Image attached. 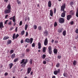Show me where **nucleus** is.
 Segmentation results:
<instances>
[{
  "label": "nucleus",
  "instance_id": "f704fd0d",
  "mask_svg": "<svg viewBox=\"0 0 78 78\" xmlns=\"http://www.w3.org/2000/svg\"><path fill=\"white\" fill-rule=\"evenodd\" d=\"M17 2L18 5H21V2H20V1H19V0H17Z\"/></svg>",
  "mask_w": 78,
  "mask_h": 78
},
{
  "label": "nucleus",
  "instance_id": "e433bc0d",
  "mask_svg": "<svg viewBox=\"0 0 78 78\" xmlns=\"http://www.w3.org/2000/svg\"><path fill=\"white\" fill-rule=\"evenodd\" d=\"M69 5L70 6H72L73 5V2H70V3H69Z\"/></svg>",
  "mask_w": 78,
  "mask_h": 78
},
{
  "label": "nucleus",
  "instance_id": "aec40b11",
  "mask_svg": "<svg viewBox=\"0 0 78 78\" xmlns=\"http://www.w3.org/2000/svg\"><path fill=\"white\" fill-rule=\"evenodd\" d=\"M53 10H50V16L51 17H53Z\"/></svg>",
  "mask_w": 78,
  "mask_h": 78
},
{
  "label": "nucleus",
  "instance_id": "bf43d9fd",
  "mask_svg": "<svg viewBox=\"0 0 78 78\" xmlns=\"http://www.w3.org/2000/svg\"><path fill=\"white\" fill-rule=\"evenodd\" d=\"M75 33H78V29H77V30H76L75 31Z\"/></svg>",
  "mask_w": 78,
  "mask_h": 78
},
{
  "label": "nucleus",
  "instance_id": "473e14b6",
  "mask_svg": "<svg viewBox=\"0 0 78 78\" xmlns=\"http://www.w3.org/2000/svg\"><path fill=\"white\" fill-rule=\"evenodd\" d=\"M18 60H19V58H16V59H15L14 60V62H16L17 61H18Z\"/></svg>",
  "mask_w": 78,
  "mask_h": 78
},
{
  "label": "nucleus",
  "instance_id": "f3484780",
  "mask_svg": "<svg viewBox=\"0 0 78 78\" xmlns=\"http://www.w3.org/2000/svg\"><path fill=\"white\" fill-rule=\"evenodd\" d=\"M38 48L41 49V42H39L38 43Z\"/></svg>",
  "mask_w": 78,
  "mask_h": 78
},
{
  "label": "nucleus",
  "instance_id": "412c9836",
  "mask_svg": "<svg viewBox=\"0 0 78 78\" xmlns=\"http://www.w3.org/2000/svg\"><path fill=\"white\" fill-rule=\"evenodd\" d=\"M70 14L71 15H73L75 14V12L73 10H71L70 11Z\"/></svg>",
  "mask_w": 78,
  "mask_h": 78
},
{
  "label": "nucleus",
  "instance_id": "5701e85b",
  "mask_svg": "<svg viewBox=\"0 0 78 78\" xmlns=\"http://www.w3.org/2000/svg\"><path fill=\"white\" fill-rule=\"evenodd\" d=\"M9 37L5 36L3 38V40L5 41V40H7V39H9Z\"/></svg>",
  "mask_w": 78,
  "mask_h": 78
},
{
  "label": "nucleus",
  "instance_id": "b1692460",
  "mask_svg": "<svg viewBox=\"0 0 78 78\" xmlns=\"http://www.w3.org/2000/svg\"><path fill=\"white\" fill-rule=\"evenodd\" d=\"M12 42V41L11 40H8L7 42V44L8 45V44H11Z\"/></svg>",
  "mask_w": 78,
  "mask_h": 78
},
{
  "label": "nucleus",
  "instance_id": "39448f33",
  "mask_svg": "<svg viewBox=\"0 0 78 78\" xmlns=\"http://www.w3.org/2000/svg\"><path fill=\"white\" fill-rule=\"evenodd\" d=\"M66 8V4H63L61 6V11H64V9Z\"/></svg>",
  "mask_w": 78,
  "mask_h": 78
},
{
  "label": "nucleus",
  "instance_id": "4c0bfd02",
  "mask_svg": "<svg viewBox=\"0 0 78 78\" xmlns=\"http://www.w3.org/2000/svg\"><path fill=\"white\" fill-rule=\"evenodd\" d=\"M27 28H28V25L26 24L25 26V30H27Z\"/></svg>",
  "mask_w": 78,
  "mask_h": 78
},
{
  "label": "nucleus",
  "instance_id": "a19ab883",
  "mask_svg": "<svg viewBox=\"0 0 78 78\" xmlns=\"http://www.w3.org/2000/svg\"><path fill=\"white\" fill-rule=\"evenodd\" d=\"M32 47H35V43H34L32 44Z\"/></svg>",
  "mask_w": 78,
  "mask_h": 78
},
{
  "label": "nucleus",
  "instance_id": "680f3d73",
  "mask_svg": "<svg viewBox=\"0 0 78 78\" xmlns=\"http://www.w3.org/2000/svg\"><path fill=\"white\" fill-rule=\"evenodd\" d=\"M15 31H16V32L17 31V27H16L15 28Z\"/></svg>",
  "mask_w": 78,
  "mask_h": 78
},
{
  "label": "nucleus",
  "instance_id": "79ce46f5",
  "mask_svg": "<svg viewBox=\"0 0 78 78\" xmlns=\"http://www.w3.org/2000/svg\"><path fill=\"white\" fill-rule=\"evenodd\" d=\"M45 60L46 61H47V62H48V61H50V59L49 58H45Z\"/></svg>",
  "mask_w": 78,
  "mask_h": 78
},
{
  "label": "nucleus",
  "instance_id": "6ab92c4d",
  "mask_svg": "<svg viewBox=\"0 0 78 78\" xmlns=\"http://www.w3.org/2000/svg\"><path fill=\"white\" fill-rule=\"evenodd\" d=\"M54 53L55 54H57V53H58V50H57V49L56 48H54Z\"/></svg>",
  "mask_w": 78,
  "mask_h": 78
},
{
  "label": "nucleus",
  "instance_id": "7ed1b4c3",
  "mask_svg": "<svg viewBox=\"0 0 78 78\" xmlns=\"http://www.w3.org/2000/svg\"><path fill=\"white\" fill-rule=\"evenodd\" d=\"M48 51L50 55L52 54V48H51V47L50 46L48 47Z\"/></svg>",
  "mask_w": 78,
  "mask_h": 78
},
{
  "label": "nucleus",
  "instance_id": "f03ea898",
  "mask_svg": "<svg viewBox=\"0 0 78 78\" xmlns=\"http://www.w3.org/2000/svg\"><path fill=\"white\" fill-rule=\"evenodd\" d=\"M33 41V38H30V39L29 38H26L25 41V42H27V43H30V44H32Z\"/></svg>",
  "mask_w": 78,
  "mask_h": 78
},
{
  "label": "nucleus",
  "instance_id": "a878e982",
  "mask_svg": "<svg viewBox=\"0 0 78 78\" xmlns=\"http://www.w3.org/2000/svg\"><path fill=\"white\" fill-rule=\"evenodd\" d=\"M62 34L64 36H65L66 35V31L64 30L62 33Z\"/></svg>",
  "mask_w": 78,
  "mask_h": 78
},
{
  "label": "nucleus",
  "instance_id": "6e6d98bb",
  "mask_svg": "<svg viewBox=\"0 0 78 78\" xmlns=\"http://www.w3.org/2000/svg\"><path fill=\"white\" fill-rule=\"evenodd\" d=\"M28 36V32H26V36Z\"/></svg>",
  "mask_w": 78,
  "mask_h": 78
},
{
  "label": "nucleus",
  "instance_id": "8fccbe9b",
  "mask_svg": "<svg viewBox=\"0 0 78 78\" xmlns=\"http://www.w3.org/2000/svg\"><path fill=\"white\" fill-rule=\"evenodd\" d=\"M22 25V21H21L20 22L19 25L21 26V25Z\"/></svg>",
  "mask_w": 78,
  "mask_h": 78
},
{
  "label": "nucleus",
  "instance_id": "4d7b16f0",
  "mask_svg": "<svg viewBox=\"0 0 78 78\" xmlns=\"http://www.w3.org/2000/svg\"><path fill=\"white\" fill-rule=\"evenodd\" d=\"M8 20H6L5 21V23H4L5 24H7V22H8Z\"/></svg>",
  "mask_w": 78,
  "mask_h": 78
},
{
  "label": "nucleus",
  "instance_id": "a18cd8bd",
  "mask_svg": "<svg viewBox=\"0 0 78 78\" xmlns=\"http://www.w3.org/2000/svg\"><path fill=\"white\" fill-rule=\"evenodd\" d=\"M74 23V22L73 21H71V22H70V24L72 25H73Z\"/></svg>",
  "mask_w": 78,
  "mask_h": 78
},
{
  "label": "nucleus",
  "instance_id": "9d476101",
  "mask_svg": "<svg viewBox=\"0 0 78 78\" xmlns=\"http://www.w3.org/2000/svg\"><path fill=\"white\" fill-rule=\"evenodd\" d=\"M63 12L61 15V16L62 17H65L66 16V11H63Z\"/></svg>",
  "mask_w": 78,
  "mask_h": 78
},
{
  "label": "nucleus",
  "instance_id": "0eeeda50",
  "mask_svg": "<svg viewBox=\"0 0 78 78\" xmlns=\"http://www.w3.org/2000/svg\"><path fill=\"white\" fill-rule=\"evenodd\" d=\"M9 20H12V21L13 22H16V16H14L13 17H11L9 18Z\"/></svg>",
  "mask_w": 78,
  "mask_h": 78
},
{
  "label": "nucleus",
  "instance_id": "dca6fc26",
  "mask_svg": "<svg viewBox=\"0 0 78 78\" xmlns=\"http://www.w3.org/2000/svg\"><path fill=\"white\" fill-rule=\"evenodd\" d=\"M9 66L10 69H11L12 67V66H13V64L12 63H11L9 65Z\"/></svg>",
  "mask_w": 78,
  "mask_h": 78
},
{
  "label": "nucleus",
  "instance_id": "9b49d317",
  "mask_svg": "<svg viewBox=\"0 0 78 78\" xmlns=\"http://www.w3.org/2000/svg\"><path fill=\"white\" fill-rule=\"evenodd\" d=\"M44 45H47L48 44V39L47 38L45 39L44 42Z\"/></svg>",
  "mask_w": 78,
  "mask_h": 78
},
{
  "label": "nucleus",
  "instance_id": "f257e3e1",
  "mask_svg": "<svg viewBox=\"0 0 78 78\" xmlns=\"http://www.w3.org/2000/svg\"><path fill=\"white\" fill-rule=\"evenodd\" d=\"M28 60L27 59H23L21 60V62H20V64H23L21 65V67L23 68H24L27 64V63H28Z\"/></svg>",
  "mask_w": 78,
  "mask_h": 78
},
{
  "label": "nucleus",
  "instance_id": "f8f14e48",
  "mask_svg": "<svg viewBox=\"0 0 78 78\" xmlns=\"http://www.w3.org/2000/svg\"><path fill=\"white\" fill-rule=\"evenodd\" d=\"M4 28V26H3V23L2 22H0V28L1 30H2V28Z\"/></svg>",
  "mask_w": 78,
  "mask_h": 78
},
{
  "label": "nucleus",
  "instance_id": "c85d7f7f",
  "mask_svg": "<svg viewBox=\"0 0 78 78\" xmlns=\"http://www.w3.org/2000/svg\"><path fill=\"white\" fill-rule=\"evenodd\" d=\"M46 51V47H44L43 49V51L44 53H45Z\"/></svg>",
  "mask_w": 78,
  "mask_h": 78
},
{
  "label": "nucleus",
  "instance_id": "ddd939ff",
  "mask_svg": "<svg viewBox=\"0 0 78 78\" xmlns=\"http://www.w3.org/2000/svg\"><path fill=\"white\" fill-rule=\"evenodd\" d=\"M51 5H52V4H51V2L50 1H49L48 2V7H49V8L51 7Z\"/></svg>",
  "mask_w": 78,
  "mask_h": 78
},
{
  "label": "nucleus",
  "instance_id": "ea45409f",
  "mask_svg": "<svg viewBox=\"0 0 78 78\" xmlns=\"http://www.w3.org/2000/svg\"><path fill=\"white\" fill-rule=\"evenodd\" d=\"M58 25V24L56 22H55L54 23V26L55 27H56V26Z\"/></svg>",
  "mask_w": 78,
  "mask_h": 78
},
{
  "label": "nucleus",
  "instance_id": "052dcab7",
  "mask_svg": "<svg viewBox=\"0 0 78 78\" xmlns=\"http://www.w3.org/2000/svg\"><path fill=\"white\" fill-rule=\"evenodd\" d=\"M8 17V15H6L5 16V18L6 19V18H7V17Z\"/></svg>",
  "mask_w": 78,
  "mask_h": 78
},
{
  "label": "nucleus",
  "instance_id": "2eb2a0df",
  "mask_svg": "<svg viewBox=\"0 0 78 78\" xmlns=\"http://www.w3.org/2000/svg\"><path fill=\"white\" fill-rule=\"evenodd\" d=\"M31 71V68L29 67L27 68V73L29 74Z\"/></svg>",
  "mask_w": 78,
  "mask_h": 78
},
{
  "label": "nucleus",
  "instance_id": "7c9ffc66",
  "mask_svg": "<svg viewBox=\"0 0 78 78\" xmlns=\"http://www.w3.org/2000/svg\"><path fill=\"white\" fill-rule=\"evenodd\" d=\"M76 16L78 17V8H77V12H76Z\"/></svg>",
  "mask_w": 78,
  "mask_h": 78
},
{
  "label": "nucleus",
  "instance_id": "4468645a",
  "mask_svg": "<svg viewBox=\"0 0 78 78\" xmlns=\"http://www.w3.org/2000/svg\"><path fill=\"white\" fill-rule=\"evenodd\" d=\"M71 18H72V16L71 15H68L67 16V19L68 20H69Z\"/></svg>",
  "mask_w": 78,
  "mask_h": 78
},
{
  "label": "nucleus",
  "instance_id": "c03bdc74",
  "mask_svg": "<svg viewBox=\"0 0 78 78\" xmlns=\"http://www.w3.org/2000/svg\"><path fill=\"white\" fill-rule=\"evenodd\" d=\"M18 36H19V34H16L15 36V39H17V38L18 37Z\"/></svg>",
  "mask_w": 78,
  "mask_h": 78
},
{
  "label": "nucleus",
  "instance_id": "09e8293b",
  "mask_svg": "<svg viewBox=\"0 0 78 78\" xmlns=\"http://www.w3.org/2000/svg\"><path fill=\"white\" fill-rule=\"evenodd\" d=\"M26 52H29L30 51V49L29 48H27L26 50Z\"/></svg>",
  "mask_w": 78,
  "mask_h": 78
},
{
  "label": "nucleus",
  "instance_id": "de8ad7c7",
  "mask_svg": "<svg viewBox=\"0 0 78 78\" xmlns=\"http://www.w3.org/2000/svg\"><path fill=\"white\" fill-rule=\"evenodd\" d=\"M57 58H58V59H61V56L58 55L57 56Z\"/></svg>",
  "mask_w": 78,
  "mask_h": 78
},
{
  "label": "nucleus",
  "instance_id": "cd10ccee",
  "mask_svg": "<svg viewBox=\"0 0 78 78\" xmlns=\"http://www.w3.org/2000/svg\"><path fill=\"white\" fill-rule=\"evenodd\" d=\"M77 63V62L76 61V60H74L73 62V65L74 66H76V64Z\"/></svg>",
  "mask_w": 78,
  "mask_h": 78
},
{
  "label": "nucleus",
  "instance_id": "338daca9",
  "mask_svg": "<svg viewBox=\"0 0 78 78\" xmlns=\"http://www.w3.org/2000/svg\"><path fill=\"white\" fill-rule=\"evenodd\" d=\"M4 2H5L6 3H8V0H4Z\"/></svg>",
  "mask_w": 78,
  "mask_h": 78
},
{
  "label": "nucleus",
  "instance_id": "3c124183",
  "mask_svg": "<svg viewBox=\"0 0 78 78\" xmlns=\"http://www.w3.org/2000/svg\"><path fill=\"white\" fill-rule=\"evenodd\" d=\"M8 24L9 25H11L12 23H11V21H10L8 23Z\"/></svg>",
  "mask_w": 78,
  "mask_h": 78
},
{
  "label": "nucleus",
  "instance_id": "393cba45",
  "mask_svg": "<svg viewBox=\"0 0 78 78\" xmlns=\"http://www.w3.org/2000/svg\"><path fill=\"white\" fill-rule=\"evenodd\" d=\"M7 8L8 9H9V10H10V9H11V5L10 4H9L7 6Z\"/></svg>",
  "mask_w": 78,
  "mask_h": 78
},
{
  "label": "nucleus",
  "instance_id": "49530a36",
  "mask_svg": "<svg viewBox=\"0 0 78 78\" xmlns=\"http://www.w3.org/2000/svg\"><path fill=\"white\" fill-rule=\"evenodd\" d=\"M32 59H31L30 60V64H32Z\"/></svg>",
  "mask_w": 78,
  "mask_h": 78
},
{
  "label": "nucleus",
  "instance_id": "4be33fe9",
  "mask_svg": "<svg viewBox=\"0 0 78 78\" xmlns=\"http://www.w3.org/2000/svg\"><path fill=\"white\" fill-rule=\"evenodd\" d=\"M16 57V54L13 53L12 54V55L11 56V58L12 59H14V58Z\"/></svg>",
  "mask_w": 78,
  "mask_h": 78
},
{
  "label": "nucleus",
  "instance_id": "603ef678",
  "mask_svg": "<svg viewBox=\"0 0 78 78\" xmlns=\"http://www.w3.org/2000/svg\"><path fill=\"white\" fill-rule=\"evenodd\" d=\"M43 63L44 64H46L47 62H46V61H43Z\"/></svg>",
  "mask_w": 78,
  "mask_h": 78
},
{
  "label": "nucleus",
  "instance_id": "58836bf2",
  "mask_svg": "<svg viewBox=\"0 0 78 78\" xmlns=\"http://www.w3.org/2000/svg\"><path fill=\"white\" fill-rule=\"evenodd\" d=\"M45 57H46V55L45 54H43V56H42V58L43 59H44V58H45Z\"/></svg>",
  "mask_w": 78,
  "mask_h": 78
},
{
  "label": "nucleus",
  "instance_id": "c756f323",
  "mask_svg": "<svg viewBox=\"0 0 78 78\" xmlns=\"http://www.w3.org/2000/svg\"><path fill=\"white\" fill-rule=\"evenodd\" d=\"M12 38L13 39H16V34H13L12 36Z\"/></svg>",
  "mask_w": 78,
  "mask_h": 78
},
{
  "label": "nucleus",
  "instance_id": "774afa93",
  "mask_svg": "<svg viewBox=\"0 0 78 78\" xmlns=\"http://www.w3.org/2000/svg\"><path fill=\"white\" fill-rule=\"evenodd\" d=\"M52 78H56L55 76H53L52 77Z\"/></svg>",
  "mask_w": 78,
  "mask_h": 78
},
{
  "label": "nucleus",
  "instance_id": "37998d69",
  "mask_svg": "<svg viewBox=\"0 0 78 78\" xmlns=\"http://www.w3.org/2000/svg\"><path fill=\"white\" fill-rule=\"evenodd\" d=\"M14 53V50H11L10 51V54H12V53Z\"/></svg>",
  "mask_w": 78,
  "mask_h": 78
},
{
  "label": "nucleus",
  "instance_id": "c9c22d12",
  "mask_svg": "<svg viewBox=\"0 0 78 78\" xmlns=\"http://www.w3.org/2000/svg\"><path fill=\"white\" fill-rule=\"evenodd\" d=\"M24 33H25V31H24V30H23V31L21 32V35H23V34H24Z\"/></svg>",
  "mask_w": 78,
  "mask_h": 78
},
{
  "label": "nucleus",
  "instance_id": "13d9d810",
  "mask_svg": "<svg viewBox=\"0 0 78 78\" xmlns=\"http://www.w3.org/2000/svg\"><path fill=\"white\" fill-rule=\"evenodd\" d=\"M20 43H21V44H23V39H22Z\"/></svg>",
  "mask_w": 78,
  "mask_h": 78
},
{
  "label": "nucleus",
  "instance_id": "2f4dec72",
  "mask_svg": "<svg viewBox=\"0 0 78 78\" xmlns=\"http://www.w3.org/2000/svg\"><path fill=\"white\" fill-rule=\"evenodd\" d=\"M37 26H36V25H34L33 26V28H34V30H36V29H37Z\"/></svg>",
  "mask_w": 78,
  "mask_h": 78
},
{
  "label": "nucleus",
  "instance_id": "1a4fd4ad",
  "mask_svg": "<svg viewBox=\"0 0 78 78\" xmlns=\"http://www.w3.org/2000/svg\"><path fill=\"white\" fill-rule=\"evenodd\" d=\"M43 34H44V36H47L48 34V31H47V30H45V31L43 32Z\"/></svg>",
  "mask_w": 78,
  "mask_h": 78
},
{
  "label": "nucleus",
  "instance_id": "6e6552de",
  "mask_svg": "<svg viewBox=\"0 0 78 78\" xmlns=\"http://www.w3.org/2000/svg\"><path fill=\"white\" fill-rule=\"evenodd\" d=\"M5 14H9L11 12V10L9 9H6L4 11Z\"/></svg>",
  "mask_w": 78,
  "mask_h": 78
},
{
  "label": "nucleus",
  "instance_id": "20e7f679",
  "mask_svg": "<svg viewBox=\"0 0 78 78\" xmlns=\"http://www.w3.org/2000/svg\"><path fill=\"white\" fill-rule=\"evenodd\" d=\"M58 21L60 23H64V21H65V20L64 18H60L58 19Z\"/></svg>",
  "mask_w": 78,
  "mask_h": 78
},
{
  "label": "nucleus",
  "instance_id": "bb28decb",
  "mask_svg": "<svg viewBox=\"0 0 78 78\" xmlns=\"http://www.w3.org/2000/svg\"><path fill=\"white\" fill-rule=\"evenodd\" d=\"M60 66V63L59 62H58L56 65V67L58 68V67H59Z\"/></svg>",
  "mask_w": 78,
  "mask_h": 78
},
{
  "label": "nucleus",
  "instance_id": "5fc2aeb1",
  "mask_svg": "<svg viewBox=\"0 0 78 78\" xmlns=\"http://www.w3.org/2000/svg\"><path fill=\"white\" fill-rule=\"evenodd\" d=\"M8 75V73H5L4 74L5 76H7V75Z\"/></svg>",
  "mask_w": 78,
  "mask_h": 78
},
{
  "label": "nucleus",
  "instance_id": "423d86ee",
  "mask_svg": "<svg viewBox=\"0 0 78 78\" xmlns=\"http://www.w3.org/2000/svg\"><path fill=\"white\" fill-rule=\"evenodd\" d=\"M60 70H61V69H58V70L55 71L54 72V74L56 75L58 73H60Z\"/></svg>",
  "mask_w": 78,
  "mask_h": 78
},
{
  "label": "nucleus",
  "instance_id": "72a5a7b5",
  "mask_svg": "<svg viewBox=\"0 0 78 78\" xmlns=\"http://www.w3.org/2000/svg\"><path fill=\"white\" fill-rule=\"evenodd\" d=\"M38 28L39 30V31H41V30H42V27L41 26H39L38 27Z\"/></svg>",
  "mask_w": 78,
  "mask_h": 78
},
{
  "label": "nucleus",
  "instance_id": "a211bd4d",
  "mask_svg": "<svg viewBox=\"0 0 78 78\" xmlns=\"http://www.w3.org/2000/svg\"><path fill=\"white\" fill-rule=\"evenodd\" d=\"M63 30V28H59L58 29V33H62V31Z\"/></svg>",
  "mask_w": 78,
  "mask_h": 78
},
{
  "label": "nucleus",
  "instance_id": "69168bd1",
  "mask_svg": "<svg viewBox=\"0 0 78 78\" xmlns=\"http://www.w3.org/2000/svg\"><path fill=\"white\" fill-rule=\"evenodd\" d=\"M13 30V27H11L10 29V30Z\"/></svg>",
  "mask_w": 78,
  "mask_h": 78
},
{
  "label": "nucleus",
  "instance_id": "e2e57ef3",
  "mask_svg": "<svg viewBox=\"0 0 78 78\" xmlns=\"http://www.w3.org/2000/svg\"><path fill=\"white\" fill-rule=\"evenodd\" d=\"M76 46H74V47H73V49L74 50H75V48H76Z\"/></svg>",
  "mask_w": 78,
  "mask_h": 78
},
{
  "label": "nucleus",
  "instance_id": "864d4df0",
  "mask_svg": "<svg viewBox=\"0 0 78 78\" xmlns=\"http://www.w3.org/2000/svg\"><path fill=\"white\" fill-rule=\"evenodd\" d=\"M54 14H55V13H56V8H55L54 9Z\"/></svg>",
  "mask_w": 78,
  "mask_h": 78
},
{
  "label": "nucleus",
  "instance_id": "0e129e2a",
  "mask_svg": "<svg viewBox=\"0 0 78 78\" xmlns=\"http://www.w3.org/2000/svg\"><path fill=\"white\" fill-rule=\"evenodd\" d=\"M51 42H52V43H53V42H54V40L53 39L51 41Z\"/></svg>",
  "mask_w": 78,
  "mask_h": 78
}]
</instances>
